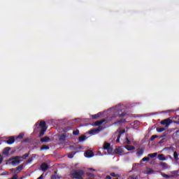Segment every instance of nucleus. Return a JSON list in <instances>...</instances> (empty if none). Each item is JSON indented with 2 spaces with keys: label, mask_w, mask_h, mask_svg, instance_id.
<instances>
[{
  "label": "nucleus",
  "mask_w": 179,
  "mask_h": 179,
  "mask_svg": "<svg viewBox=\"0 0 179 179\" xmlns=\"http://www.w3.org/2000/svg\"><path fill=\"white\" fill-rule=\"evenodd\" d=\"M125 105H121V103L117 105L116 106L112 107L108 110V114H113L112 117H108L107 119H103L102 120H98L95 122L93 124L94 127H99L95 129H92L88 131L89 135H97L99 134L100 131H103L104 127H101L100 125L104 122H110V121H115L117 118H121L122 117H127L125 113L127 110Z\"/></svg>",
  "instance_id": "1"
},
{
  "label": "nucleus",
  "mask_w": 179,
  "mask_h": 179,
  "mask_svg": "<svg viewBox=\"0 0 179 179\" xmlns=\"http://www.w3.org/2000/svg\"><path fill=\"white\" fill-rule=\"evenodd\" d=\"M85 173L83 170L72 171L70 173L71 178L83 179Z\"/></svg>",
  "instance_id": "2"
},
{
  "label": "nucleus",
  "mask_w": 179,
  "mask_h": 179,
  "mask_svg": "<svg viewBox=\"0 0 179 179\" xmlns=\"http://www.w3.org/2000/svg\"><path fill=\"white\" fill-rule=\"evenodd\" d=\"M123 134H125V130H123L122 129H119L113 135V139H116L115 142L117 143H120V138Z\"/></svg>",
  "instance_id": "3"
},
{
  "label": "nucleus",
  "mask_w": 179,
  "mask_h": 179,
  "mask_svg": "<svg viewBox=\"0 0 179 179\" xmlns=\"http://www.w3.org/2000/svg\"><path fill=\"white\" fill-rule=\"evenodd\" d=\"M103 149L104 150H107L108 155H112L113 154V148L110 146V143H105L103 145Z\"/></svg>",
  "instance_id": "4"
},
{
  "label": "nucleus",
  "mask_w": 179,
  "mask_h": 179,
  "mask_svg": "<svg viewBox=\"0 0 179 179\" xmlns=\"http://www.w3.org/2000/svg\"><path fill=\"white\" fill-rule=\"evenodd\" d=\"M162 125H164L166 128H169L170 127V124H171V120L170 119H166L164 120H162L161 122Z\"/></svg>",
  "instance_id": "5"
},
{
  "label": "nucleus",
  "mask_w": 179,
  "mask_h": 179,
  "mask_svg": "<svg viewBox=\"0 0 179 179\" xmlns=\"http://www.w3.org/2000/svg\"><path fill=\"white\" fill-rule=\"evenodd\" d=\"M124 147H118L115 149V152L116 155H120V156L124 153Z\"/></svg>",
  "instance_id": "6"
},
{
  "label": "nucleus",
  "mask_w": 179,
  "mask_h": 179,
  "mask_svg": "<svg viewBox=\"0 0 179 179\" xmlns=\"http://www.w3.org/2000/svg\"><path fill=\"white\" fill-rule=\"evenodd\" d=\"M85 157H93V156H94V154L93 153V151L88 150L85 152Z\"/></svg>",
  "instance_id": "7"
},
{
  "label": "nucleus",
  "mask_w": 179,
  "mask_h": 179,
  "mask_svg": "<svg viewBox=\"0 0 179 179\" xmlns=\"http://www.w3.org/2000/svg\"><path fill=\"white\" fill-rule=\"evenodd\" d=\"M66 136L67 135L66 134L59 135L58 138L59 142H65V141H66Z\"/></svg>",
  "instance_id": "8"
},
{
  "label": "nucleus",
  "mask_w": 179,
  "mask_h": 179,
  "mask_svg": "<svg viewBox=\"0 0 179 179\" xmlns=\"http://www.w3.org/2000/svg\"><path fill=\"white\" fill-rule=\"evenodd\" d=\"M49 169V166H48V164H45V163H43L41 165V170L43 172H45L48 170Z\"/></svg>",
  "instance_id": "9"
},
{
  "label": "nucleus",
  "mask_w": 179,
  "mask_h": 179,
  "mask_svg": "<svg viewBox=\"0 0 179 179\" xmlns=\"http://www.w3.org/2000/svg\"><path fill=\"white\" fill-rule=\"evenodd\" d=\"M22 160L20 159H13V161L11 162V164L12 166H17V164H20V163H22Z\"/></svg>",
  "instance_id": "10"
},
{
  "label": "nucleus",
  "mask_w": 179,
  "mask_h": 179,
  "mask_svg": "<svg viewBox=\"0 0 179 179\" xmlns=\"http://www.w3.org/2000/svg\"><path fill=\"white\" fill-rule=\"evenodd\" d=\"M24 169V164H22L21 165H20L18 167L15 169V173H20V171H22V170H23Z\"/></svg>",
  "instance_id": "11"
},
{
  "label": "nucleus",
  "mask_w": 179,
  "mask_h": 179,
  "mask_svg": "<svg viewBox=\"0 0 179 179\" xmlns=\"http://www.w3.org/2000/svg\"><path fill=\"white\" fill-rule=\"evenodd\" d=\"M124 122H127V120L125 119H122L116 122H115V125H122Z\"/></svg>",
  "instance_id": "12"
},
{
  "label": "nucleus",
  "mask_w": 179,
  "mask_h": 179,
  "mask_svg": "<svg viewBox=\"0 0 179 179\" xmlns=\"http://www.w3.org/2000/svg\"><path fill=\"white\" fill-rule=\"evenodd\" d=\"M7 143L8 145H12V143H15V137L13 136L9 137L7 141Z\"/></svg>",
  "instance_id": "13"
},
{
  "label": "nucleus",
  "mask_w": 179,
  "mask_h": 179,
  "mask_svg": "<svg viewBox=\"0 0 179 179\" xmlns=\"http://www.w3.org/2000/svg\"><path fill=\"white\" fill-rule=\"evenodd\" d=\"M124 148L127 149V150H135V146L134 145H127Z\"/></svg>",
  "instance_id": "14"
},
{
  "label": "nucleus",
  "mask_w": 179,
  "mask_h": 179,
  "mask_svg": "<svg viewBox=\"0 0 179 179\" xmlns=\"http://www.w3.org/2000/svg\"><path fill=\"white\" fill-rule=\"evenodd\" d=\"M162 176L164 178H174V177H176L175 175H166L164 173H162Z\"/></svg>",
  "instance_id": "15"
},
{
  "label": "nucleus",
  "mask_w": 179,
  "mask_h": 179,
  "mask_svg": "<svg viewBox=\"0 0 179 179\" xmlns=\"http://www.w3.org/2000/svg\"><path fill=\"white\" fill-rule=\"evenodd\" d=\"M50 141H51V140L50 139V137H48V136L43 137V138L41 139V142H42V143L50 142Z\"/></svg>",
  "instance_id": "16"
},
{
  "label": "nucleus",
  "mask_w": 179,
  "mask_h": 179,
  "mask_svg": "<svg viewBox=\"0 0 179 179\" xmlns=\"http://www.w3.org/2000/svg\"><path fill=\"white\" fill-rule=\"evenodd\" d=\"M158 159L161 162H164L166 160V157H164V155L160 154V155H158Z\"/></svg>",
  "instance_id": "17"
},
{
  "label": "nucleus",
  "mask_w": 179,
  "mask_h": 179,
  "mask_svg": "<svg viewBox=\"0 0 179 179\" xmlns=\"http://www.w3.org/2000/svg\"><path fill=\"white\" fill-rule=\"evenodd\" d=\"M145 174H153V169L150 168H147L145 171Z\"/></svg>",
  "instance_id": "18"
},
{
  "label": "nucleus",
  "mask_w": 179,
  "mask_h": 179,
  "mask_svg": "<svg viewBox=\"0 0 179 179\" xmlns=\"http://www.w3.org/2000/svg\"><path fill=\"white\" fill-rule=\"evenodd\" d=\"M101 113H100L91 115V117L93 120H96V118H99V117H101Z\"/></svg>",
  "instance_id": "19"
},
{
  "label": "nucleus",
  "mask_w": 179,
  "mask_h": 179,
  "mask_svg": "<svg viewBox=\"0 0 179 179\" xmlns=\"http://www.w3.org/2000/svg\"><path fill=\"white\" fill-rule=\"evenodd\" d=\"M86 139H87L86 136H80L78 138L79 142H84V141H86Z\"/></svg>",
  "instance_id": "20"
},
{
  "label": "nucleus",
  "mask_w": 179,
  "mask_h": 179,
  "mask_svg": "<svg viewBox=\"0 0 179 179\" xmlns=\"http://www.w3.org/2000/svg\"><path fill=\"white\" fill-rule=\"evenodd\" d=\"M143 155V150L138 148L137 150V156H142Z\"/></svg>",
  "instance_id": "21"
},
{
  "label": "nucleus",
  "mask_w": 179,
  "mask_h": 179,
  "mask_svg": "<svg viewBox=\"0 0 179 179\" xmlns=\"http://www.w3.org/2000/svg\"><path fill=\"white\" fill-rule=\"evenodd\" d=\"M10 150V148L7 147V148H6L3 150V154H4V155H8V153H9Z\"/></svg>",
  "instance_id": "22"
},
{
  "label": "nucleus",
  "mask_w": 179,
  "mask_h": 179,
  "mask_svg": "<svg viewBox=\"0 0 179 179\" xmlns=\"http://www.w3.org/2000/svg\"><path fill=\"white\" fill-rule=\"evenodd\" d=\"M45 125H46L45 122L41 121V122L39 124L40 128H45Z\"/></svg>",
  "instance_id": "23"
},
{
  "label": "nucleus",
  "mask_w": 179,
  "mask_h": 179,
  "mask_svg": "<svg viewBox=\"0 0 179 179\" xmlns=\"http://www.w3.org/2000/svg\"><path fill=\"white\" fill-rule=\"evenodd\" d=\"M23 136H24V134L20 133V134L15 138V139H23Z\"/></svg>",
  "instance_id": "24"
},
{
  "label": "nucleus",
  "mask_w": 179,
  "mask_h": 179,
  "mask_svg": "<svg viewBox=\"0 0 179 179\" xmlns=\"http://www.w3.org/2000/svg\"><path fill=\"white\" fill-rule=\"evenodd\" d=\"M160 166H162V167H164V169H169V165L166 163L162 162L160 164Z\"/></svg>",
  "instance_id": "25"
},
{
  "label": "nucleus",
  "mask_w": 179,
  "mask_h": 179,
  "mask_svg": "<svg viewBox=\"0 0 179 179\" xmlns=\"http://www.w3.org/2000/svg\"><path fill=\"white\" fill-rule=\"evenodd\" d=\"M133 124H134V125H136V127H133L135 129H136V128H138V127H139V121H138V120L134 121Z\"/></svg>",
  "instance_id": "26"
},
{
  "label": "nucleus",
  "mask_w": 179,
  "mask_h": 179,
  "mask_svg": "<svg viewBox=\"0 0 179 179\" xmlns=\"http://www.w3.org/2000/svg\"><path fill=\"white\" fill-rule=\"evenodd\" d=\"M48 149H50V147L48 145H44L41 148V150H48Z\"/></svg>",
  "instance_id": "27"
},
{
  "label": "nucleus",
  "mask_w": 179,
  "mask_h": 179,
  "mask_svg": "<svg viewBox=\"0 0 179 179\" xmlns=\"http://www.w3.org/2000/svg\"><path fill=\"white\" fill-rule=\"evenodd\" d=\"M76 155V152H75L74 153H69L68 154V157L69 159H73V156H75Z\"/></svg>",
  "instance_id": "28"
},
{
  "label": "nucleus",
  "mask_w": 179,
  "mask_h": 179,
  "mask_svg": "<svg viewBox=\"0 0 179 179\" xmlns=\"http://www.w3.org/2000/svg\"><path fill=\"white\" fill-rule=\"evenodd\" d=\"M148 157H151V158L156 157V156H157V152H155L152 154H148Z\"/></svg>",
  "instance_id": "29"
},
{
  "label": "nucleus",
  "mask_w": 179,
  "mask_h": 179,
  "mask_svg": "<svg viewBox=\"0 0 179 179\" xmlns=\"http://www.w3.org/2000/svg\"><path fill=\"white\" fill-rule=\"evenodd\" d=\"M166 129L164 127H160L157 129V132H164V131H165Z\"/></svg>",
  "instance_id": "30"
},
{
  "label": "nucleus",
  "mask_w": 179,
  "mask_h": 179,
  "mask_svg": "<svg viewBox=\"0 0 179 179\" xmlns=\"http://www.w3.org/2000/svg\"><path fill=\"white\" fill-rule=\"evenodd\" d=\"M45 131H47V129H42L39 134V136H43L44 135V134L45 133Z\"/></svg>",
  "instance_id": "31"
},
{
  "label": "nucleus",
  "mask_w": 179,
  "mask_h": 179,
  "mask_svg": "<svg viewBox=\"0 0 179 179\" xmlns=\"http://www.w3.org/2000/svg\"><path fill=\"white\" fill-rule=\"evenodd\" d=\"M156 138H159V136H157V135H153V136H151L150 141H155V139H156Z\"/></svg>",
  "instance_id": "32"
},
{
  "label": "nucleus",
  "mask_w": 179,
  "mask_h": 179,
  "mask_svg": "<svg viewBox=\"0 0 179 179\" xmlns=\"http://www.w3.org/2000/svg\"><path fill=\"white\" fill-rule=\"evenodd\" d=\"M76 150H82L83 149V146L78 145L76 147Z\"/></svg>",
  "instance_id": "33"
},
{
  "label": "nucleus",
  "mask_w": 179,
  "mask_h": 179,
  "mask_svg": "<svg viewBox=\"0 0 179 179\" xmlns=\"http://www.w3.org/2000/svg\"><path fill=\"white\" fill-rule=\"evenodd\" d=\"M149 160H150V158L145 157L144 158L142 159L141 162H149Z\"/></svg>",
  "instance_id": "34"
},
{
  "label": "nucleus",
  "mask_w": 179,
  "mask_h": 179,
  "mask_svg": "<svg viewBox=\"0 0 179 179\" xmlns=\"http://www.w3.org/2000/svg\"><path fill=\"white\" fill-rule=\"evenodd\" d=\"M29 156H30V154L29 153H27V154H24V155L22 156V159H26L27 157H29Z\"/></svg>",
  "instance_id": "35"
},
{
  "label": "nucleus",
  "mask_w": 179,
  "mask_h": 179,
  "mask_svg": "<svg viewBox=\"0 0 179 179\" xmlns=\"http://www.w3.org/2000/svg\"><path fill=\"white\" fill-rule=\"evenodd\" d=\"M73 135H79V130H75L73 131Z\"/></svg>",
  "instance_id": "36"
},
{
  "label": "nucleus",
  "mask_w": 179,
  "mask_h": 179,
  "mask_svg": "<svg viewBox=\"0 0 179 179\" xmlns=\"http://www.w3.org/2000/svg\"><path fill=\"white\" fill-rule=\"evenodd\" d=\"M31 162H33V157H31L28 159L27 164H30V163H31Z\"/></svg>",
  "instance_id": "37"
},
{
  "label": "nucleus",
  "mask_w": 179,
  "mask_h": 179,
  "mask_svg": "<svg viewBox=\"0 0 179 179\" xmlns=\"http://www.w3.org/2000/svg\"><path fill=\"white\" fill-rule=\"evenodd\" d=\"M125 143H127V145H131V141L129 140H128V138H126Z\"/></svg>",
  "instance_id": "38"
},
{
  "label": "nucleus",
  "mask_w": 179,
  "mask_h": 179,
  "mask_svg": "<svg viewBox=\"0 0 179 179\" xmlns=\"http://www.w3.org/2000/svg\"><path fill=\"white\" fill-rule=\"evenodd\" d=\"M111 177H118V174H115V173H110Z\"/></svg>",
  "instance_id": "39"
},
{
  "label": "nucleus",
  "mask_w": 179,
  "mask_h": 179,
  "mask_svg": "<svg viewBox=\"0 0 179 179\" xmlns=\"http://www.w3.org/2000/svg\"><path fill=\"white\" fill-rule=\"evenodd\" d=\"M87 176H88V177H94V174L90 173H87Z\"/></svg>",
  "instance_id": "40"
},
{
  "label": "nucleus",
  "mask_w": 179,
  "mask_h": 179,
  "mask_svg": "<svg viewBox=\"0 0 179 179\" xmlns=\"http://www.w3.org/2000/svg\"><path fill=\"white\" fill-rule=\"evenodd\" d=\"M176 157H178V154L177 153V152H175L173 153V158L175 159Z\"/></svg>",
  "instance_id": "41"
},
{
  "label": "nucleus",
  "mask_w": 179,
  "mask_h": 179,
  "mask_svg": "<svg viewBox=\"0 0 179 179\" xmlns=\"http://www.w3.org/2000/svg\"><path fill=\"white\" fill-rule=\"evenodd\" d=\"M13 159H16L17 160H19V159H22V156H16V157H14Z\"/></svg>",
  "instance_id": "42"
},
{
  "label": "nucleus",
  "mask_w": 179,
  "mask_h": 179,
  "mask_svg": "<svg viewBox=\"0 0 179 179\" xmlns=\"http://www.w3.org/2000/svg\"><path fill=\"white\" fill-rule=\"evenodd\" d=\"M9 174V172L8 171H4L3 173H1V176H8Z\"/></svg>",
  "instance_id": "43"
},
{
  "label": "nucleus",
  "mask_w": 179,
  "mask_h": 179,
  "mask_svg": "<svg viewBox=\"0 0 179 179\" xmlns=\"http://www.w3.org/2000/svg\"><path fill=\"white\" fill-rule=\"evenodd\" d=\"M11 179H17V174H15Z\"/></svg>",
  "instance_id": "44"
},
{
  "label": "nucleus",
  "mask_w": 179,
  "mask_h": 179,
  "mask_svg": "<svg viewBox=\"0 0 179 179\" xmlns=\"http://www.w3.org/2000/svg\"><path fill=\"white\" fill-rule=\"evenodd\" d=\"M3 162V158L0 155V164Z\"/></svg>",
  "instance_id": "45"
},
{
  "label": "nucleus",
  "mask_w": 179,
  "mask_h": 179,
  "mask_svg": "<svg viewBox=\"0 0 179 179\" xmlns=\"http://www.w3.org/2000/svg\"><path fill=\"white\" fill-rule=\"evenodd\" d=\"M88 170L90 171H96V170L94 169H93V168H90V169H88Z\"/></svg>",
  "instance_id": "46"
},
{
  "label": "nucleus",
  "mask_w": 179,
  "mask_h": 179,
  "mask_svg": "<svg viewBox=\"0 0 179 179\" xmlns=\"http://www.w3.org/2000/svg\"><path fill=\"white\" fill-rule=\"evenodd\" d=\"M174 159L176 160V162H178L179 158H178V157H176L174 158Z\"/></svg>",
  "instance_id": "47"
},
{
  "label": "nucleus",
  "mask_w": 179,
  "mask_h": 179,
  "mask_svg": "<svg viewBox=\"0 0 179 179\" xmlns=\"http://www.w3.org/2000/svg\"><path fill=\"white\" fill-rule=\"evenodd\" d=\"M10 171H12V172L16 171V169H10Z\"/></svg>",
  "instance_id": "48"
},
{
  "label": "nucleus",
  "mask_w": 179,
  "mask_h": 179,
  "mask_svg": "<svg viewBox=\"0 0 179 179\" xmlns=\"http://www.w3.org/2000/svg\"><path fill=\"white\" fill-rule=\"evenodd\" d=\"M106 179H111V176H106Z\"/></svg>",
  "instance_id": "49"
},
{
  "label": "nucleus",
  "mask_w": 179,
  "mask_h": 179,
  "mask_svg": "<svg viewBox=\"0 0 179 179\" xmlns=\"http://www.w3.org/2000/svg\"><path fill=\"white\" fill-rule=\"evenodd\" d=\"M38 179H43V175L41 176Z\"/></svg>",
  "instance_id": "50"
},
{
  "label": "nucleus",
  "mask_w": 179,
  "mask_h": 179,
  "mask_svg": "<svg viewBox=\"0 0 179 179\" xmlns=\"http://www.w3.org/2000/svg\"><path fill=\"white\" fill-rule=\"evenodd\" d=\"M35 127H37V128H38V123H36V124L35 125Z\"/></svg>",
  "instance_id": "51"
},
{
  "label": "nucleus",
  "mask_w": 179,
  "mask_h": 179,
  "mask_svg": "<svg viewBox=\"0 0 179 179\" xmlns=\"http://www.w3.org/2000/svg\"><path fill=\"white\" fill-rule=\"evenodd\" d=\"M166 113H171V110H169L166 111Z\"/></svg>",
  "instance_id": "52"
},
{
  "label": "nucleus",
  "mask_w": 179,
  "mask_h": 179,
  "mask_svg": "<svg viewBox=\"0 0 179 179\" xmlns=\"http://www.w3.org/2000/svg\"><path fill=\"white\" fill-rule=\"evenodd\" d=\"M38 130L34 129V132H38Z\"/></svg>",
  "instance_id": "53"
},
{
  "label": "nucleus",
  "mask_w": 179,
  "mask_h": 179,
  "mask_svg": "<svg viewBox=\"0 0 179 179\" xmlns=\"http://www.w3.org/2000/svg\"><path fill=\"white\" fill-rule=\"evenodd\" d=\"M79 120V119H76V120H73L74 122H76V120Z\"/></svg>",
  "instance_id": "54"
},
{
  "label": "nucleus",
  "mask_w": 179,
  "mask_h": 179,
  "mask_svg": "<svg viewBox=\"0 0 179 179\" xmlns=\"http://www.w3.org/2000/svg\"><path fill=\"white\" fill-rule=\"evenodd\" d=\"M172 174H176V173H174V172H172Z\"/></svg>",
  "instance_id": "55"
},
{
  "label": "nucleus",
  "mask_w": 179,
  "mask_h": 179,
  "mask_svg": "<svg viewBox=\"0 0 179 179\" xmlns=\"http://www.w3.org/2000/svg\"><path fill=\"white\" fill-rule=\"evenodd\" d=\"M76 166H78V164H76Z\"/></svg>",
  "instance_id": "56"
},
{
  "label": "nucleus",
  "mask_w": 179,
  "mask_h": 179,
  "mask_svg": "<svg viewBox=\"0 0 179 179\" xmlns=\"http://www.w3.org/2000/svg\"><path fill=\"white\" fill-rule=\"evenodd\" d=\"M0 145H1V143H0Z\"/></svg>",
  "instance_id": "57"
}]
</instances>
